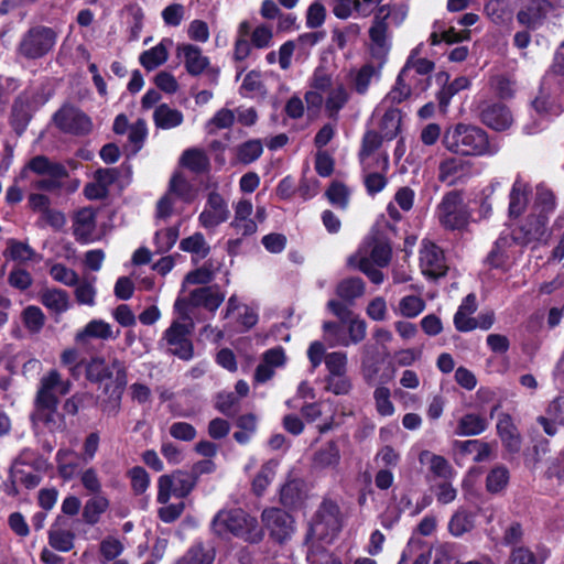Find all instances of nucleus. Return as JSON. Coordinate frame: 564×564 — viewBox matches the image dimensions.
Wrapping results in <instances>:
<instances>
[{
  "instance_id": "nucleus-22",
  "label": "nucleus",
  "mask_w": 564,
  "mask_h": 564,
  "mask_svg": "<svg viewBox=\"0 0 564 564\" xmlns=\"http://www.w3.org/2000/svg\"><path fill=\"white\" fill-rule=\"evenodd\" d=\"M95 212L91 208L78 210L74 218V235L83 242L93 241L96 238Z\"/></svg>"
},
{
  "instance_id": "nucleus-48",
  "label": "nucleus",
  "mask_w": 564,
  "mask_h": 564,
  "mask_svg": "<svg viewBox=\"0 0 564 564\" xmlns=\"http://www.w3.org/2000/svg\"><path fill=\"white\" fill-rule=\"evenodd\" d=\"M332 11L336 18L341 20L351 17H364L359 0H332Z\"/></svg>"
},
{
  "instance_id": "nucleus-45",
  "label": "nucleus",
  "mask_w": 564,
  "mask_h": 564,
  "mask_svg": "<svg viewBox=\"0 0 564 564\" xmlns=\"http://www.w3.org/2000/svg\"><path fill=\"white\" fill-rule=\"evenodd\" d=\"M153 118L156 127L161 129H172L183 122L182 112L167 105L159 106L154 111Z\"/></svg>"
},
{
  "instance_id": "nucleus-46",
  "label": "nucleus",
  "mask_w": 564,
  "mask_h": 564,
  "mask_svg": "<svg viewBox=\"0 0 564 564\" xmlns=\"http://www.w3.org/2000/svg\"><path fill=\"white\" fill-rule=\"evenodd\" d=\"M96 278L90 280L83 279L75 284L74 296L79 305L93 307L96 304L97 289L95 285Z\"/></svg>"
},
{
  "instance_id": "nucleus-31",
  "label": "nucleus",
  "mask_w": 564,
  "mask_h": 564,
  "mask_svg": "<svg viewBox=\"0 0 564 564\" xmlns=\"http://www.w3.org/2000/svg\"><path fill=\"white\" fill-rule=\"evenodd\" d=\"M225 300V294L217 288L205 286L191 293V303L195 306H204L209 311H216Z\"/></svg>"
},
{
  "instance_id": "nucleus-15",
  "label": "nucleus",
  "mask_w": 564,
  "mask_h": 564,
  "mask_svg": "<svg viewBox=\"0 0 564 564\" xmlns=\"http://www.w3.org/2000/svg\"><path fill=\"white\" fill-rule=\"evenodd\" d=\"M420 267L425 276L435 279L447 270L443 251L432 241L423 240L420 249Z\"/></svg>"
},
{
  "instance_id": "nucleus-60",
  "label": "nucleus",
  "mask_w": 564,
  "mask_h": 564,
  "mask_svg": "<svg viewBox=\"0 0 564 564\" xmlns=\"http://www.w3.org/2000/svg\"><path fill=\"white\" fill-rule=\"evenodd\" d=\"M22 319L30 332L37 333L44 325L45 316L40 307L30 305L22 312Z\"/></svg>"
},
{
  "instance_id": "nucleus-7",
  "label": "nucleus",
  "mask_w": 564,
  "mask_h": 564,
  "mask_svg": "<svg viewBox=\"0 0 564 564\" xmlns=\"http://www.w3.org/2000/svg\"><path fill=\"white\" fill-rule=\"evenodd\" d=\"M436 217L445 229L463 230L469 225L471 214L462 194L452 191L445 194L437 205Z\"/></svg>"
},
{
  "instance_id": "nucleus-23",
  "label": "nucleus",
  "mask_w": 564,
  "mask_h": 564,
  "mask_svg": "<svg viewBox=\"0 0 564 564\" xmlns=\"http://www.w3.org/2000/svg\"><path fill=\"white\" fill-rule=\"evenodd\" d=\"M116 178V171L112 169L98 170L94 181L85 186V195L89 199H99L107 195L109 186Z\"/></svg>"
},
{
  "instance_id": "nucleus-25",
  "label": "nucleus",
  "mask_w": 564,
  "mask_h": 564,
  "mask_svg": "<svg viewBox=\"0 0 564 564\" xmlns=\"http://www.w3.org/2000/svg\"><path fill=\"white\" fill-rule=\"evenodd\" d=\"M467 172V164L459 158L448 156L438 165V181L447 185H454Z\"/></svg>"
},
{
  "instance_id": "nucleus-63",
  "label": "nucleus",
  "mask_w": 564,
  "mask_h": 564,
  "mask_svg": "<svg viewBox=\"0 0 564 564\" xmlns=\"http://www.w3.org/2000/svg\"><path fill=\"white\" fill-rule=\"evenodd\" d=\"M50 274L54 281L59 282L66 286H73L78 282V274L62 263H56L51 267Z\"/></svg>"
},
{
  "instance_id": "nucleus-47",
  "label": "nucleus",
  "mask_w": 564,
  "mask_h": 564,
  "mask_svg": "<svg viewBox=\"0 0 564 564\" xmlns=\"http://www.w3.org/2000/svg\"><path fill=\"white\" fill-rule=\"evenodd\" d=\"M487 427V421L478 414L464 415L457 425L456 434L460 436H473L482 433Z\"/></svg>"
},
{
  "instance_id": "nucleus-26",
  "label": "nucleus",
  "mask_w": 564,
  "mask_h": 564,
  "mask_svg": "<svg viewBox=\"0 0 564 564\" xmlns=\"http://www.w3.org/2000/svg\"><path fill=\"white\" fill-rule=\"evenodd\" d=\"M549 555L550 551L545 546H536L535 551L527 546H517L512 549L506 564H544Z\"/></svg>"
},
{
  "instance_id": "nucleus-54",
  "label": "nucleus",
  "mask_w": 564,
  "mask_h": 564,
  "mask_svg": "<svg viewBox=\"0 0 564 564\" xmlns=\"http://www.w3.org/2000/svg\"><path fill=\"white\" fill-rule=\"evenodd\" d=\"M170 192L185 202H192L197 196V191L181 174H175L170 182Z\"/></svg>"
},
{
  "instance_id": "nucleus-10",
  "label": "nucleus",
  "mask_w": 564,
  "mask_h": 564,
  "mask_svg": "<svg viewBox=\"0 0 564 564\" xmlns=\"http://www.w3.org/2000/svg\"><path fill=\"white\" fill-rule=\"evenodd\" d=\"M192 477L177 470L171 475H162L158 480V501L166 505L171 497L184 498L193 489Z\"/></svg>"
},
{
  "instance_id": "nucleus-39",
  "label": "nucleus",
  "mask_w": 564,
  "mask_h": 564,
  "mask_svg": "<svg viewBox=\"0 0 564 564\" xmlns=\"http://www.w3.org/2000/svg\"><path fill=\"white\" fill-rule=\"evenodd\" d=\"M339 462V448L335 443L330 442L315 453L313 465L317 469L336 468Z\"/></svg>"
},
{
  "instance_id": "nucleus-57",
  "label": "nucleus",
  "mask_w": 564,
  "mask_h": 564,
  "mask_svg": "<svg viewBox=\"0 0 564 564\" xmlns=\"http://www.w3.org/2000/svg\"><path fill=\"white\" fill-rule=\"evenodd\" d=\"M474 528V517L463 510L457 511L448 523L449 532L455 536H460Z\"/></svg>"
},
{
  "instance_id": "nucleus-55",
  "label": "nucleus",
  "mask_w": 564,
  "mask_h": 564,
  "mask_svg": "<svg viewBox=\"0 0 564 564\" xmlns=\"http://www.w3.org/2000/svg\"><path fill=\"white\" fill-rule=\"evenodd\" d=\"M181 250L193 253L199 258H205L209 252V247L200 232L184 238L180 242Z\"/></svg>"
},
{
  "instance_id": "nucleus-6",
  "label": "nucleus",
  "mask_w": 564,
  "mask_h": 564,
  "mask_svg": "<svg viewBox=\"0 0 564 564\" xmlns=\"http://www.w3.org/2000/svg\"><path fill=\"white\" fill-rule=\"evenodd\" d=\"M213 530L218 535L230 533L248 542H259L262 539V530L256 518L241 509L219 511L213 520Z\"/></svg>"
},
{
  "instance_id": "nucleus-56",
  "label": "nucleus",
  "mask_w": 564,
  "mask_h": 564,
  "mask_svg": "<svg viewBox=\"0 0 564 564\" xmlns=\"http://www.w3.org/2000/svg\"><path fill=\"white\" fill-rule=\"evenodd\" d=\"M281 503L289 508H296L302 503L303 492L301 484L293 480L285 484L280 492Z\"/></svg>"
},
{
  "instance_id": "nucleus-27",
  "label": "nucleus",
  "mask_w": 564,
  "mask_h": 564,
  "mask_svg": "<svg viewBox=\"0 0 564 564\" xmlns=\"http://www.w3.org/2000/svg\"><path fill=\"white\" fill-rule=\"evenodd\" d=\"M375 172H369L365 178V185L370 194L381 192L387 185L386 173L389 170V156L388 154H379L377 163H373Z\"/></svg>"
},
{
  "instance_id": "nucleus-8",
  "label": "nucleus",
  "mask_w": 564,
  "mask_h": 564,
  "mask_svg": "<svg viewBox=\"0 0 564 564\" xmlns=\"http://www.w3.org/2000/svg\"><path fill=\"white\" fill-rule=\"evenodd\" d=\"M340 529L339 509L332 501H324L313 518L310 527V538L328 541Z\"/></svg>"
},
{
  "instance_id": "nucleus-52",
  "label": "nucleus",
  "mask_w": 564,
  "mask_h": 564,
  "mask_svg": "<svg viewBox=\"0 0 564 564\" xmlns=\"http://www.w3.org/2000/svg\"><path fill=\"white\" fill-rule=\"evenodd\" d=\"M278 467L276 460L267 462L252 481V489L257 495H262L272 481Z\"/></svg>"
},
{
  "instance_id": "nucleus-29",
  "label": "nucleus",
  "mask_w": 564,
  "mask_h": 564,
  "mask_svg": "<svg viewBox=\"0 0 564 564\" xmlns=\"http://www.w3.org/2000/svg\"><path fill=\"white\" fill-rule=\"evenodd\" d=\"M231 316L236 317L238 323L246 329L253 327L258 322L257 312L247 305L240 304L235 295L228 300L225 317Z\"/></svg>"
},
{
  "instance_id": "nucleus-41",
  "label": "nucleus",
  "mask_w": 564,
  "mask_h": 564,
  "mask_svg": "<svg viewBox=\"0 0 564 564\" xmlns=\"http://www.w3.org/2000/svg\"><path fill=\"white\" fill-rule=\"evenodd\" d=\"M108 508L109 500L106 497L101 495L94 496L84 506L83 519L88 524H96Z\"/></svg>"
},
{
  "instance_id": "nucleus-12",
  "label": "nucleus",
  "mask_w": 564,
  "mask_h": 564,
  "mask_svg": "<svg viewBox=\"0 0 564 564\" xmlns=\"http://www.w3.org/2000/svg\"><path fill=\"white\" fill-rule=\"evenodd\" d=\"M391 258V247L387 241L378 237L368 238L355 256L350 258V263H370V265L386 267Z\"/></svg>"
},
{
  "instance_id": "nucleus-2",
  "label": "nucleus",
  "mask_w": 564,
  "mask_h": 564,
  "mask_svg": "<svg viewBox=\"0 0 564 564\" xmlns=\"http://www.w3.org/2000/svg\"><path fill=\"white\" fill-rule=\"evenodd\" d=\"M349 91L341 83H333L330 76L317 69L311 80L310 89L305 94L307 109L318 112L322 107L328 117L335 118L349 100Z\"/></svg>"
},
{
  "instance_id": "nucleus-4",
  "label": "nucleus",
  "mask_w": 564,
  "mask_h": 564,
  "mask_svg": "<svg viewBox=\"0 0 564 564\" xmlns=\"http://www.w3.org/2000/svg\"><path fill=\"white\" fill-rule=\"evenodd\" d=\"M70 390V382L63 380L56 370H51L40 382L35 411L32 419L35 423H51L56 414L58 398Z\"/></svg>"
},
{
  "instance_id": "nucleus-37",
  "label": "nucleus",
  "mask_w": 564,
  "mask_h": 564,
  "mask_svg": "<svg viewBox=\"0 0 564 564\" xmlns=\"http://www.w3.org/2000/svg\"><path fill=\"white\" fill-rule=\"evenodd\" d=\"M497 430L506 448L511 453H517L520 449L521 441L509 415H502L499 417Z\"/></svg>"
},
{
  "instance_id": "nucleus-62",
  "label": "nucleus",
  "mask_w": 564,
  "mask_h": 564,
  "mask_svg": "<svg viewBox=\"0 0 564 564\" xmlns=\"http://www.w3.org/2000/svg\"><path fill=\"white\" fill-rule=\"evenodd\" d=\"M390 398V390L386 387H378L373 392L376 410L382 416H390L394 413V405Z\"/></svg>"
},
{
  "instance_id": "nucleus-51",
  "label": "nucleus",
  "mask_w": 564,
  "mask_h": 564,
  "mask_svg": "<svg viewBox=\"0 0 564 564\" xmlns=\"http://www.w3.org/2000/svg\"><path fill=\"white\" fill-rule=\"evenodd\" d=\"M182 164L194 171V172H203L209 165V160L205 151L199 149H189L185 151L181 159Z\"/></svg>"
},
{
  "instance_id": "nucleus-21",
  "label": "nucleus",
  "mask_w": 564,
  "mask_h": 564,
  "mask_svg": "<svg viewBox=\"0 0 564 564\" xmlns=\"http://www.w3.org/2000/svg\"><path fill=\"white\" fill-rule=\"evenodd\" d=\"M481 120L487 127L497 131H503L513 123L509 108L501 104H494L484 109Z\"/></svg>"
},
{
  "instance_id": "nucleus-13",
  "label": "nucleus",
  "mask_w": 564,
  "mask_h": 564,
  "mask_svg": "<svg viewBox=\"0 0 564 564\" xmlns=\"http://www.w3.org/2000/svg\"><path fill=\"white\" fill-rule=\"evenodd\" d=\"M229 218L227 200L217 191H212L204 209L198 216L199 225L205 229H215Z\"/></svg>"
},
{
  "instance_id": "nucleus-17",
  "label": "nucleus",
  "mask_w": 564,
  "mask_h": 564,
  "mask_svg": "<svg viewBox=\"0 0 564 564\" xmlns=\"http://www.w3.org/2000/svg\"><path fill=\"white\" fill-rule=\"evenodd\" d=\"M262 521L270 534L282 542L291 536L294 531L292 517L278 508H269L262 512Z\"/></svg>"
},
{
  "instance_id": "nucleus-28",
  "label": "nucleus",
  "mask_w": 564,
  "mask_h": 564,
  "mask_svg": "<svg viewBox=\"0 0 564 564\" xmlns=\"http://www.w3.org/2000/svg\"><path fill=\"white\" fill-rule=\"evenodd\" d=\"M411 82L412 78L408 76V68H402L394 87L387 94L382 102L376 108V113L379 115L383 109V106H387L388 104H399L405 100L411 95Z\"/></svg>"
},
{
  "instance_id": "nucleus-58",
  "label": "nucleus",
  "mask_w": 564,
  "mask_h": 564,
  "mask_svg": "<svg viewBox=\"0 0 564 564\" xmlns=\"http://www.w3.org/2000/svg\"><path fill=\"white\" fill-rule=\"evenodd\" d=\"M30 106L26 104L22 98H19L12 109V116H11V124L13 129L21 133L29 120H30Z\"/></svg>"
},
{
  "instance_id": "nucleus-34",
  "label": "nucleus",
  "mask_w": 564,
  "mask_h": 564,
  "mask_svg": "<svg viewBox=\"0 0 564 564\" xmlns=\"http://www.w3.org/2000/svg\"><path fill=\"white\" fill-rule=\"evenodd\" d=\"M383 138L382 134L375 131H369L365 134L360 159L366 170L372 169L373 163H377L379 154H386L384 152H377Z\"/></svg>"
},
{
  "instance_id": "nucleus-43",
  "label": "nucleus",
  "mask_w": 564,
  "mask_h": 564,
  "mask_svg": "<svg viewBox=\"0 0 564 564\" xmlns=\"http://www.w3.org/2000/svg\"><path fill=\"white\" fill-rule=\"evenodd\" d=\"M423 50V44H419L411 51V54L403 68H408V76L413 79L414 74L426 75L434 68V63L419 57Z\"/></svg>"
},
{
  "instance_id": "nucleus-64",
  "label": "nucleus",
  "mask_w": 564,
  "mask_h": 564,
  "mask_svg": "<svg viewBox=\"0 0 564 564\" xmlns=\"http://www.w3.org/2000/svg\"><path fill=\"white\" fill-rule=\"evenodd\" d=\"M235 120V115L229 109H220L207 122L206 130L208 133H215L217 130L229 128Z\"/></svg>"
},
{
  "instance_id": "nucleus-24",
  "label": "nucleus",
  "mask_w": 564,
  "mask_h": 564,
  "mask_svg": "<svg viewBox=\"0 0 564 564\" xmlns=\"http://www.w3.org/2000/svg\"><path fill=\"white\" fill-rule=\"evenodd\" d=\"M171 39H163L154 47L144 51L140 57V64L148 70H153L163 65L169 58V50L172 47Z\"/></svg>"
},
{
  "instance_id": "nucleus-35",
  "label": "nucleus",
  "mask_w": 564,
  "mask_h": 564,
  "mask_svg": "<svg viewBox=\"0 0 564 564\" xmlns=\"http://www.w3.org/2000/svg\"><path fill=\"white\" fill-rule=\"evenodd\" d=\"M476 308V296L474 294L467 295L454 316L455 327L459 332H470L475 329L474 317L471 315L475 313Z\"/></svg>"
},
{
  "instance_id": "nucleus-9",
  "label": "nucleus",
  "mask_w": 564,
  "mask_h": 564,
  "mask_svg": "<svg viewBox=\"0 0 564 564\" xmlns=\"http://www.w3.org/2000/svg\"><path fill=\"white\" fill-rule=\"evenodd\" d=\"M56 42L53 30L39 26L30 30L20 44V52L28 58H39L50 52Z\"/></svg>"
},
{
  "instance_id": "nucleus-53",
  "label": "nucleus",
  "mask_w": 564,
  "mask_h": 564,
  "mask_svg": "<svg viewBox=\"0 0 564 564\" xmlns=\"http://www.w3.org/2000/svg\"><path fill=\"white\" fill-rule=\"evenodd\" d=\"M365 286L360 279L351 278L341 281L337 286V295L346 302H352L364 294Z\"/></svg>"
},
{
  "instance_id": "nucleus-32",
  "label": "nucleus",
  "mask_w": 564,
  "mask_h": 564,
  "mask_svg": "<svg viewBox=\"0 0 564 564\" xmlns=\"http://www.w3.org/2000/svg\"><path fill=\"white\" fill-rule=\"evenodd\" d=\"M549 9L550 4L546 0H532L518 13V21L528 28H536L545 18Z\"/></svg>"
},
{
  "instance_id": "nucleus-20",
  "label": "nucleus",
  "mask_w": 564,
  "mask_h": 564,
  "mask_svg": "<svg viewBox=\"0 0 564 564\" xmlns=\"http://www.w3.org/2000/svg\"><path fill=\"white\" fill-rule=\"evenodd\" d=\"M564 73V55L556 53L552 69L542 80L539 96L533 100L532 107L539 115L557 113V110L553 108V105L547 100L549 96L545 94L546 86L552 77V74Z\"/></svg>"
},
{
  "instance_id": "nucleus-3",
  "label": "nucleus",
  "mask_w": 564,
  "mask_h": 564,
  "mask_svg": "<svg viewBox=\"0 0 564 564\" xmlns=\"http://www.w3.org/2000/svg\"><path fill=\"white\" fill-rule=\"evenodd\" d=\"M442 143L447 151L462 156H490L498 152L481 128L465 123L448 127Z\"/></svg>"
},
{
  "instance_id": "nucleus-1",
  "label": "nucleus",
  "mask_w": 564,
  "mask_h": 564,
  "mask_svg": "<svg viewBox=\"0 0 564 564\" xmlns=\"http://www.w3.org/2000/svg\"><path fill=\"white\" fill-rule=\"evenodd\" d=\"M554 209L555 197L553 193L545 187H538L530 213L514 230L513 239L522 245L545 241L551 235L549 220Z\"/></svg>"
},
{
  "instance_id": "nucleus-49",
  "label": "nucleus",
  "mask_w": 564,
  "mask_h": 564,
  "mask_svg": "<svg viewBox=\"0 0 564 564\" xmlns=\"http://www.w3.org/2000/svg\"><path fill=\"white\" fill-rule=\"evenodd\" d=\"M126 546L121 539L108 535L101 540L99 544V553L102 557V563H107L118 558L124 551Z\"/></svg>"
},
{
  "instance_id": "nucleus-44",
  "label": "nucleus",
  "mask_w": 564,
  "mask_h": 564,
  "mask_svg": "<svg viewBox=\"0 0 564 564\" xmlns=\"http://www.w3.org/2000/svg\"><path fill=\"white\" fill-rule=\"evenodd\" d=\"M57 468L64 479L73 478L79 468L77 454L68 448L59 449L56 454Z\"/></svg>"
},
{
  "instance_id": "nucleus-11",
  "label": "nucleus",
  "mask_w": 564,
  "mask_h": 564,
  "mask_svg": "<svg viewBox=\"0 0 564 564\" xmlns=\"http://www.w3.org/2000/svg\"><path fill=\"white\" fill-rule=\"evenodd\" d=\"M113 372L116 373V403L113 409L116 410L121 397L122 388L126 386V370L124 367L118 360H112L107 364L102 359H93L87 366V378L91 381H102L110 378Z\"/></svg>"
},
{
  "instance_id": "nucleus-50",
  "label": "nucleus",
  "mask_w": 564,
  "mask_h": 564,
  "mask_svg": "<svg viewBox=\"0 0 564 564\" xmlns=\"http://www.w3.org/2000/svg\"><path fill=\"white\" fill-rule=\"evenodd\" d=\"M262 151L259 140H249L236 148V159L242 164H250L260 158Z\"/></svg>"
},
{
  "instance_id": "nucleus-19",
  "label": "nucleus",
  "mask_w": 564,
  "mask_h": 564,
  "mask_svg": "<svg viewBox=\"0 0 564 564\" xmlns=\"http://www.w3.org/2000/svg\"><path fill=\"white\" fill-rule=\"evenodd\" d=\"M176 55L183 61L186 70L193 76L202 74L209 65L208 57L203 54L198 46L193 44L177 45Z\"/></svg>"
},
{
  "instance_id": "nucleus-38",
  "label": "nucleus",
  "mask_w": 564,
  "mask_h": 564,
  "mask_svg": "<svg viewBox=\"0 0 564 564\" xmlns=\"http://www.w3.org/2000/svg\"><path fill=\"white\" fill-rule=\"evenodd\" d=\"M116 335L112 332V327L109 323L102 319H93L90 321L84 329L76 334V340L83 341L86 338H99V339H111L115 338Z\"/></svg>"
},
{
  "instance_id": "nucleus-59",
  "label": "nucleus",
  "mask_w": 564,
  "mask_h": 564,
  "mask_svg": "<svg viewBox=\"0 0 564 564\" xmlns=\"http://www.w3.org/2000/svg\"><path fill=\"white\" fill-rule=\"evenodd\" d=\"M510 245L508 237H499L495 246L487 257L488 263L494 268H501L506 264L509 256L507 247Z\"/></svg>"
},
{
  "instance_id": "nucleus-40",
  "label": "nucleus",
  "mask_w": 564,
  "mask_h": 564,
  "mask_svg": "<svg viewBox=\"0 0 564 564\" xmlns=\"http://www.w3.org/2000/svg\"><path fill=\"white\" fill-rule=\"evenodd\" d=\"M6 245L3 256L8 260L25 263L35 257V251L26 242L10 238L7 240Z\"/></svg>"
},
{
  "instance_id": "nucleus-5",
  "label": "nucleus",
  "mask_w": 564,
  "mask_h": 564,
  "mask_svg": "<svg viewBox=\"0 0 564 564\" xmlns=\"http://www.w3.org/2000/svg\"><path fill=\"white\" fill-rule=\"evenodd\" d=\"M328 310L340 319V322L348 327V337L340 336V326L326 322L323 325L325 338L332 340L330 346H349L350 344H358L366 337V322L359 317L352 316L351 311L345 303L337 300H330L327 303Z\"/></svg>"
},
{
  "instance_id": "nucleus-18",
  "label": "nucleus",
  "mask_w": 564,
  "mask_h": 564,
  "mask_svg": "<svg viewBox=\"0 0 564 564\" xmlns=\"http://www.w3.org/2000/svg\"><path fill=\"white\" fill-rule=\"evenodd\" d=\"M234 212L235 215L230 226L238 235L246 237L257 232L258 225L252 217L253 205L250 199L240 198L234 204Z\"/></svg>"
},
{
  "instance_id": "nucleus-42",
  "label": "nucleus",
  "mask_w": 564,
  "mask_h": 564,
  "mask_svg": "<svg viewBox=\"0 0 564 564\" xmlns=\"http://www.w3.org/2000/svg\"><path fill=\"white\" fill-rule=\"evenodd\" d=\"M420 463L423 465H429L430 470L437 477L443 479H448L452 476V467L448 462L438 455H435L429 451H423L420 454Z\"/></svg>"
},
{
  "instance_id": "nucleus-36",
  "label": "nucleus",
  "mask_w": 564,
  "mask_h": 564,
  "mask_svg": "<svg viewBox=\"0 0 564 564\" xmlns=\"http://www.w3.org/2000/svg\"><path fill=\"white\" fill-rule=\"evenodd\" d=\"M375 116L381 117L379 122L380 134L386 139H393L400 131L401 127V112L395 108H387L383 106V109L379 115L373 112Z\"/></svg>"
},
{
  "instance_id": "nucleus-61",
  "label": "nucleus",
  "mask_w": 564,
  "mask_h": 564,
  "mask_svg": "<svg viewBox=\"0 0 564 564\" xmlns=\"http://www.w3.org/2000/svg\"><path fill=\"white\" fill-rule=\"evenodd\" d=\"M74 541V534L70 531L62 530L59 528H53L50 531V544L52 547L67 552L72 550Z\"/></svg>"
},
{
  "instance_id": "nucleus-33",
  "label": "nucleus",
  "mask_w": 564,
  "mask_h": 564,
  "mask_svg": "<svg viewBox=\"0 0 564 564\" xmlns=\"http://www.w3.org/2000/svg\"><path fill=\"white\" fill-rule=\"evenodd\" d=\"M529 192V184L518 177L514 181L509 195V215L511 217H518L522 214L528 204Z\"/></svg>"
},
{
  "instance_id": "nucleus-16",
  "label": "nucleus",
  "mask_w": 564,
  "mask_h": 564,
  "mask_svg": "<svg viewBox=\"0 0 564 564\" xmlns=\"http://www.w3.org/2000/svg\"><path fill=\"white\" fill-rule=\"evenodd\" d=\"M188 328L180 321H174L165 330L163 340L169 351L181 359L189 360L193 357V346L187 337Z\"/></svg>"
},
{
  "instance_id": "nucleus-14",
  "label": "nucleus",
  "mask_w": 564,
  "mask_h": 564,
  "mask_svg": "<svg viewBox=\"0 0 564 564\" xmlns=\"http://www.w3.org/2000/svg\"><path fill=\"white\" fill-rule=\"evenodd\" d=\"M54 121L61 130L73 134H85L93 128L90 118L73 106L62 107L55 113Z\"/></svg>"
},
{
  "instance_id": "nucleus-30",
  "label": "nucleus",
  "mask_w": 564,
  "mask_h": 564,
  "mask_svg": "<svg viewBox=\"0 0 564 564\" xmlns=\"http://www.w3.org/2000/svg\"><path fill=\"white\" fill-rule=\"evenodd\" d=\"M40 300L47 310L56 314H62L72 306L68 293L62 289L43 290Z\"/></svg>"
}]
</instances>
